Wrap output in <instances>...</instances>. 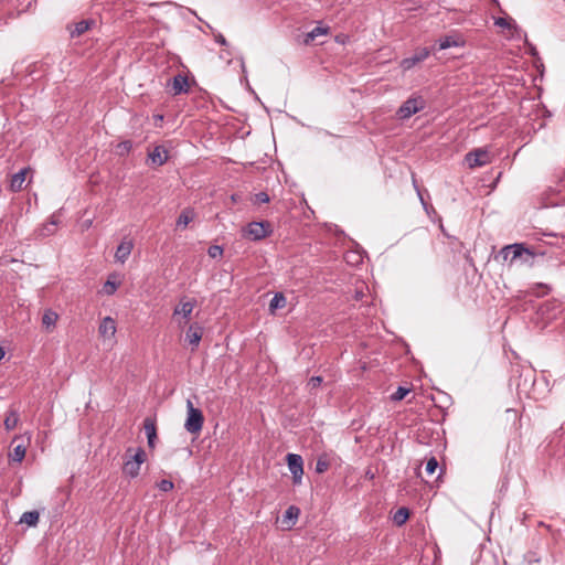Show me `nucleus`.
<instances>
[{"label":"nucleus","mask_w":565,"mask_h":565,"mask_svg":"<svg viewBox=\"0 0 565 565\" xmlns=\"http://www.w3.org/2000/svg\"><path fill=\"white\" fill-rule=\"evenodd\" d=\"M30 171L29 168H24L12 175L10 189L13 192H19L23 189V183L25 181L26 173Z\"/></svg>","instance_id":"f3484780"},{"label":"nucleus","mask_w":565,"mask_h":565,"mask_svg":"<svg viewBox=\"0 0 565 565\" xmlns=\"http://www.w3.org/2000/svg\"><path fill=\"white\" fill-rule=\"evenodd\" d=\"M148 159L152 166L161 167L169 159V151L164 146L158 145L148 153Z\"/></svg>","instance_id":"9b49d317"},{"label":"nucleus","mask_w":565,"mask_h":565,"mask_svg":"<svg viewBox=\"0 0 565 565\" xmlns=\"http://www.w3.org/2000/svg\"><path fill=\"white\" fill-rule=\"evenodd\" d=\"M426 102L422 96H412L397 110L401 119H407L425 108Z\"/></svg>","instance_id":"7ed1b4c3"},{"label":"nucleus","mask_w":565,"mask_h":565,"mask_svg":"<svg viewBox=\"0 0 565 565\" xmlns=\"http://www.w3.org/2000/svg\"><path fill=\"white\" fill-rule=\"evenodd\" d=\"M134 248V243L132 241H122L117 249H116V253H115V258L120 262V263H125L127 260V258L129 257V255L131 254V250Z\"/></svg>","instance_id":"2eb2a0df"},{"label":"nucleus","mask_w":565,"mask_h":565,"mask_svg":"<svg viewBox=\"0 0 565 565\" xmlns=\"http://www.w3.org/2000/svg\"><path fill=\"white\" fill-rule=\"evenodd\" d=\"M143 429L148 439L149 448L153 449L157 441V420L154 417H146L143 419Z\"/></svg>","instance_id":"f8f14e48"},{"label":"nucleus","mask_w":565,"mask_h":565,"mask_svg":"<svg viewBox=\"0 0 565 565\" xmlns=\"http://www.w3.org/2000/svg\"><path fill=\"white\" fill-rule=\"evenodd\" d=\"M57 313L51 309H47L44 311L42 317V324L46 330H51L55 327V323L57 321Z\"/></svg>","instance_id":"412c9836"},{"label":"nucleus","mask_w":565,"mask_h":565,"mask_svg":"<svg viewBox=\"0 0 565 565\" xmlns=\"http://www.w3.org/2000/svg\"><path fill=\"white\" fill-rule=\"evenodd\" d=\"M466 161L470 168L482 167L490 162V156L487 150L479 148L468 152Z\"/></svg>","instance_id":"0eeeda50"},{"label":"nucleus","mask_w":565,"mask_h":565,"mask_svg":"<svg viewBox=\"0 0 565 565\" xmlns=\"http://www.w3.org/2000/svg\"><path fill=\"white\" fill-rule=\"evenodd\" d=\"M269 195L266 192H258L254 195L253 202L255 204H262V203H268L269 202Z\"/></svg>","instance_id":"f704fd0d"},{"label":"nucleus","mask_w":565,"mask_h":565,"mask_svg":"<svg viewBox=\"0 0 565 565\" xmlns=\"http://www.w3.org/2000/svg\"><path fill=\"white\" fill-rule=\"evenodd\" d=\"M40 514L38 511H26L22 514L20 523H25L29 526H35L39 523Z\"/></svg>","instance_id":"b1692460"},{"label":"nucleus","mask_w":565,"mask_h":565,"mask_svg":"<svg viewBox=\"0 0 565 565\" xmlns=\"http://www.w3.org/2000/svg\"><path fill=\"white\" fill-rule=\"evenodd\" d=\"M438 468V461L435 457H430L426 463L427 475H433Z\"/></svg>","instance_id":"72a5a7b5"},{"label":"nucleus","mask_w":565,"mask_h":565,"mask_svg":"<svg viewBox=\"0 0 565 565\" xmlns=\"http://www.w3.org/2000/svg\"><path fill=\"white\" fill-rule=\"evenodd\" d=\"M330 462L326 456H320L316 462V472L323 473L329 469Z\"/></svg>","instance_id":"7c9ffc66"},{"label":"nucleus","mask_w":565,"mask_h":565,"mask_svg":"<svg viewBox=\"0 0 565 565\" xmlns=\"http://www.w3.org/2000/svg\"><path fill=\"white\" fill-rule=\"evenodd\" d=\"M409 510L405 507H402L399 508L393 515V522L397 525V526H402L403 524L406 523V521L408 520L409 518Z\"/></svg>","instance_id":"5701e85b"},{"label":"nucleus","mask_w":565,"mask_h":565,"mask_svg":"<svg viewBox=\"0 0 565 565\" xmlns=\"http://www.w3.org/2000/svg\"><path fill=\"white\" fill-rule=\"evenodd\" d=\"M157 487L163 492H169L173 489L174 484L168 479H162L160 482H158Z\"/></svg>","instance_id":"c9c22d12"},{"label":"nucleus","mask_w":565,"mask_h":565,"mask_svg":"<svg viewBox=\"0 0 565 565\" xmlns=\"http://www.w3.org/2000/svg\"><path fill=\"white\" fill-rule=\"evenodd\" d=\"M430 55V50L427 47H423L415 52L412 56L405 57L401 62V67L404 71H408L413 68L416 64L425 61Z\"/></svg>","instance_id":"9d476101"},{"label":"nucleus","mask_w":565,"mask_h":565,"mask_svg":"<svg viewBox=\"0 0 565 565\" xmlns=\"http://www.w3.org/2000/svg\"><path fill=\"white\" fill-rule=\"evenodd\" d=\"M215 41L217 43H220L221 45H227V41L226 39L221 34L218 33L216 36H215Z\"/></svg>","instance_id":"a19ab883"},{"label":"nucleus","mask_w":565,"mask_h":565,"mask_svg":"<svg viewBox=\"0 0 565 565\" xmlns=\"http://www.w3.org/2000/svg\"><path fill=\"white\" fill-rule=\"evenodd\" d=\"M195 303V300L180 302V305L175 307L173 315H182L184 319H189Z\"/></svg>","instance_id":"6ab92c4d"},{"label":"nucleus","mask_w":565,"mask_h":565,"mask_svg":"<svg viewBox=\"0 0 565 565\" xmlns=\"http://www.w3.org/2000/svg\"><path fill=\"white\" fill-rule=\"evenodd\" d=\"M202 335L203 328L198 322L189 326L185 332V341L191 345V351H195L199 348Z\"/></svg>","instance_id":"6e6552de"},{"label":"nucleus","mask_w":565,"mask_h":565,"mask_svg":"<svg viewBox=\"0 0 565 565\" xmlns=\"http://www.w3.org/2000/svg\"><path fill=\"white\" fill-rule=\"evenodd\" d=\"M327 33H328V28L316 26L309 33H307L303 42H305V44H310L317 36L327 34Z\"/></svg>","instance_id":"cd10ccee"},{"label":"nucleus","mask_w":565,"mask_h":565,"mask_svg":"<svg viewBox=\"0 0 565 565\" xmlns=\"http://www.w3.org/2000/svg\"><path fill=\"white\" fill-rule=\"evenodd\" d=\"M98 331L103 338H113L116 333V322L113 318L106 317L102 320Z\"/></svg>","instance_id":"dca6fc26"},{"label":"nucleus","mask_w":565,"mask_h":565,"mask_svg":"<svg viewBox=\"0 0 565 565\" xmlns=\"http://www.w3.org/2000/svg\"><path fill=\"white\" fill-rule=\"evenodd\" d=\"M323 379L321 376H312L309 382H308V386L313 390V388H317L321 385Z\"/></svg>","instance_id":"e433bc0d"},{"label":"nucleus","mask_w":565,"mask_h":565,"mask_svg":"<svg viewBox=\"0 0 565 565\" xmlns=\"http://www.w3.org/2000/svg\"><path fill=\"white\" fill-rule=\"evenodd\" d=\"M26 448L24 445H17L13 451L9 455L13 461L21 462L25 457Z\"/></svg>","instance_id":"c85d7f7f"},{"label":"nucleus","mask_w":565,"mask_h":565,"mask_svg":"<svg viewBox=\"0 0 565 565\" xmlns=\"http://www.w3.org/2000/svg\"><path fill=\"white\" fill-rule=\"evenodd\" d=\"M524 253H527V247L525 244L514 243L502 247L499 255L503 258V260L510 259V264H512L518 259V257H523Z\"/></svg>","instance_id":"423d86ee"},{"label":"nucleus","mask_w":565,"mask_h":565,"mask_svg":"<svg viewBox=\"0 0 565 565\" xmlns=\"http://www.w3.org/2000/svg\"><path fill=\"white\" fill-rule=\"evenodd\" d=\"M543 256V252H535L531 248H527V253L523 254V257H518V259H521L522 263L529 265L530 267L534 266V259L536 256Z\"/></svg>","instance_id":"bb28decb"},{"label":"nucleus","mask_w":565,"mask_h":565,"mask_svg":"<svg viewBox=\"0 0 565 565\" xmlns=\"http://www.w3.org/2000/svg\"><path fill=\"white\" fill-rule=\"evenodd\" d=\"M6 352L3 350V348L0 347V361L3 359Z\"/></svg>","instance_id":"79ce46f5"},{"label":"nucleus","mask_w":565,"mask_h":565,"mask_svg":"<svg viewBox=\"0 0 565 565\" xmlns=\"http://www.w3.org/2000/svg\"><path fill=\"white\" fill-rule=\"evenodd\" d=\"M438 50H447L449 47H458L465 45V40L460 34H448L438 40Z\"/></svg>","instance_id":"4468645a"},{"label":"nucleus","mask_w":565,"mask_h":565,"mask_svg":"<svg viewBox=\"0 0 565 565\" xmlns=\"http://www.w3.org/2000/svg\"><path fill=\"white\" fill-rule=\"evenodd\" d=\"M204 416L201 409L195 408L191 401H188V416L184 428L190 434H199L202 430Z\"/></svg>","instance_id":"f257e3e1"},{"label":"nucleus","mask_w":565,"mask_h":565,"mask_svg":"<svg viewBox=\"0 0 565 565\" xmlns=\"http://www.w3.org/2000/svg\"><path fill=\"white\" fill-rule=\"evenodd\" d=\"M271 233L269 222H252L245 230V235L252 241H259Z\"/></svg>","instance_id":"20e7f679"},{"label":"nucleus","mask_w":565,"mask_h":565,"mask_svg":"<svg viewBox=\"0 0 565 565\" xmlns=\"http://www.w3.org/2000/svg\"><path fill=\"white\" fill-rule=\"evenodd\" d=\"M289 471L292 475V483L298 486L301 483L303 476V460L300 455L288 454L286 457Z\"/></svg>","instance_id":"39448f33"},{"label":"nucleus","mask_w":565,"mask_h":565,"mask_svg":"<svg viewBox=\"0 0 565 565\" xmlns=\"http://www.w3.org/2000/svg\"><path fill=\"white\" fill-rule=\"evenodd\" d=\"M18 439H19V437H14L12 440V444H14Z\"/></svg>","instance_id":"37998d69"},{"label":"nucleus","mask_w":565,"mask_h":565,"mask_svg":"<svg viewBox=\"0 0 565 565\" xmlns=\"http://www.w3.org/2000/svg\"><path fill=\"white\" fill-rule=\"evenodd\" d=\"M19 423V413L14 408H10L4 418V427L7 430H12Z\"/></svg>","instance_id":"aec40b11"},{"label":"nucleus","mask_w":565,"mask_h":565,"mask_svg":"<svg viewBox=\"0 0 565 565\" xmlns=\"http://www.w3.org/2000/svg\"><path fill=\"white\" fill-rule=\"evenodd\" d=\"M207 254L211 258H217L223 255V247L220 245H212L207 249Z\"/></svg>","instance_id":"473e14b6"},{"label":"nucleus","mask_w":565,"mask_h":565,"mask_svg":"<svg viewBox=\"0 0 565 565\" xmlns=\"http://www.w3.org/2000/svg\"><path fill=\"white\" fill-rule=\"evenodd\" d=\"M411 392V388L408 387H404V386H398L396 392L394 394H392L391 396V399L394 401V402H399L402 401L408 393Z\"/></svg>","instance_id":"2f4dec72"},{"label":"nucleus","mask_w":565,"mask_h":565,"mask_svg":"<svg viewBox=\"0 0 565 565\" xmlns=\"http://www.w3.org/2000/svg\"><path fill=\"white\" fill-rule=\"evenodd\" d=\"M300 514V509L296 505H290L284 514V522L289 523V525H294L298 520Z\"/></svg>","instance_id":"4be33fe9"},{"label":"nucleus","mask_w":565,"mask_h":565,"mask_svg":"<svg viewBox=\"0 0 565 565\" xmlns=\"http://www.w3.org/2000/svg\"><path fill=\"white\" fill-rule=\"evenodd\" d=\"M96 24L94 19H84L75 23L67 24L66 29L70 32L71 38H79L85 34L93 25Z\"/></svg>","instance_id":"1a4fd4ad"},{"label":"nucleus","mask_w":565,"mask_h":565,"mask_svg":"<svg viewBox=\"0 0 565 565\" xmlns=\"http://www.w3.org/2000/svg\"><path fill=\"white\" fill-rule=\"evenodd\" d=\"M535 286H536V288L542 289V292H536L537 297H544L551 291V287L546 284L539 282Z\"/></svg>","instance_id":"4c0bfd02"},{"label":"nucleus","mask_w":565,"mask_h":565,"mask_svg":"<svg viewBox=\"0 0 565 565\" xmlns=\"http://www.w3.org/2000/svg\"><path fill=\"white\" fill-rule=\"evenodd\" d=\"M132 149L130 140H124L116 146V153L120 157L127 156Z\"/></svg>","instance_id":"c756f323"},{"label":"nucleus","mask_w":565,"mask_h":565,"mask_svg":"<svg viewBox=\"0 0 565 565\" xmlns=\"http://www.w3.org/2000/svg\"><path fill=\"white\" fill-rule=\"evenodd\" d=\"M57 221L52 220V222L44 226V231H46L47 234H52L54 232V226H56Z\"/></svg>","instance_id":"ea45409f"},{"label":"nucleus","mask_w":565,"mask_h":565,"mask_svg":"<svg viewBox=\"0 0 565 565\" xmlns=\"http://www.w3.org/2000/svg\"><path fill=\"white\" fill-rule=\"evenodd\" d=\"M286 306V298L282 294L278 292L271 298L269 302V310L274 312L277 309L284 308Z\"/></svg>","instance_id":"a878e982"},{"label":"nucleus","mask_w":565,"mask_h":565,"mask_svg":"<svg viewBox=\"0 0 565 565\" xmlns=\"http://www.w3.org/2000/svg\"><path fill=\"white\" fill-rule=\"evenodd\" d=\"M120 284L119 276L117 274H110L103 286V291L108 296L114 295Z\"/></svg>","instance_id":"a211bd4d"},{"label":"nucleus","mask_w":565,"mask_h":565,"mask_svg":"<svg viewBox=\"0 0 565 565\" xmlns=\"http://www.w3.org/2000/svg\"><path fill=\"white\" fill-rule=\"evenodd\" d=\"M495 24L502 28H510L511 24L505 18H498L495 20Z\"/></svg>","instance_id":"58836bf2"},{"label":"nucleus","mask_w":565,"mask_h":565,"mask_svg":"<svg viewBox=\"0 0 565 565\" xmlns=\"http://www.w3.org/2000/svg\"><path fill=\"white\" fill-rule=\"evenodd\" d=\"M194 212L191 209H185L181 212L180 216L177 220V226H188L190 222L193 221Z\"/></svg>","instance_id":"393cba45"},{"label":"nucleus","mask_w":565,"mask_h":565,"mask_svg":"<svg viewBox=\"0 0 565 565\" xmlns=\"http://www.w3.org/2000/svg\"><path fill=\"white\" fill-rule=\"evenodd\" d=\"M147 455L143 448L139 447L136 454L124 462L122 472L134 479L139 476L140 467L146 461Z\"/></svg>","instance_id":"f03ea898"},{"label":"nucleus","mask_w":565,"mask_h":565,"mask_svg":"<svg viewBox=\"0 0 565 565\" xmlns=\"http://www.w3.org/2000/svg\"><path fill=\"white\" fill-rule=\"evenodd\" d=\"M171 89L172 95L177 96L180 94H185L189 92V79L188 76L181 73H178L171 79Z\"/></svg>","instance_id":"ddd939ff"}]
</instances>
